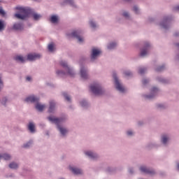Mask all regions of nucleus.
<instances>
[{
	"instance_id": "43",
	"label": "nucleus",
	"mask_w": 179,
	"mask_h": 179,
	"mask_svg": "<svg viewBox=\"0 0 179 179\" xmlns=\"http://www.w3.org/2000/svg\"><path fill=\"white\" fill-rule=\"evenodd\" d=\"M132 131H127V135L129 136H131V135H132Z\"/></svg>"
},
{
	"instance_id": "41",
	"label": "nucleus",
	"mask_w": 179,
	"mask_h": 179,
	"mask_svg": "<svg viewBox=\"0 0 179 179\" xmlns=\"http://www.w3.org/2000/svg\"><path fill=\"white\" fill-rule=\"evenodd\" d=\"M123 16H124V17H128V16H129V14H128L127 12H124L123 13Z\"/></svg>"
},
{
	"instance_id": "22",
	"label": "nucleus",
	"mask_w": 179,
	"mask_h": 179,
	"mask_svg": "<svg viewBox=\"0 0 179 179\" xmlns=\"http://www.w3.org/2000/svg\"><path fill=\"white\" fill-rule=\"evenodd\" d=\"M50 22L52 23H57L58 22V17H57V15H52L50 17Z\"/></svg>"
},
{
	"instance_id": "51",
	"label": "nucleus",
	"mask_w": 179,
	"mask_h": 179,
	"mask_svg": "<svg viewBox=\"0 0 179 179\" xmlns=\"http://www.w3.org/2000/svg\"><path fill=\"white\" fill-rule=\"evenodd\" d=\"M35 1H38V0H35Z\"/></svg>"
},
{
	"instance_id": "34",
	"label": "nucleus",
	"mask_w": 179,
	"mask_h": 179,
	"mask_svg": "<svg viewBox=\"0 0 179 179\" xmlns=\"http://www.w3.org/2000/svg\"><path fill=\"white\" fill-rule=\"evenodd\" d=\"M31 145V141H29L26 144L24 145V148H29Z\"/></svg>"
},
{
	"instance_id": "46",
	"label": "nucleus",
	"mask_w": 179,
	"mask_h": 179,
	"mask_svg": "<svg viewBox=\"0 0 179 179\" xmlns=\"http://www.w3.org/2000/svg\"><path fill=\"white\" fill-rule=\"evenodd\" d=\"M146 97H147V99H152L153 96L147 95Z\"/></svg>"
},
{
	"instance_id": "9",
	"label": "nucleus",
	"mask_w": 179,
	"mask_h": 179,
	"mask_svg": "<svg viewBox=\"0 0 179 179\" xmlns=\"http://www.w3.org/2000/svg\"><path fill=\"white\" fill-rule=\"evenodd\" d=\"M48 120L49 121H51V122H53L57 125H58V124H59L60 122H62V118H55L54 117H49Z\"/></svg>"
},
{
	"instance_id": "29",
	"label": "nucleus",
	"mask_w": 179,
	"mask_h": 179,
	"mask_svg": "<svg viewBox=\"0 0 179 179\" xmlns=\"http://www.w3.org/2000/svg\"><path fill=\"white\" fill-rule=\"evenodd\" d=\"M33 16H34V20H38V19H40V18L41 17V15H38V14H37V13H34V14L33 15Z\"/></svg>"
},
{
	"instance_id": "30",
	"label": "nucleus",
	"mask_w": 179,
	"mask_h": 179,
	"mask_svg": "<svg viewBox=\"0 0 179 179\" xmlns=\"http://www.w3.org/2000/svg\"><path fill=\"white\" fill-rule=\"evenodd\" d=\"M63 96L65 97V99H66V100H67V101H71V97H69V96H68V94H66V92H64Z\"/></svg>"
},
{
	"instance_id": "47",
	"label": "nucleus",
	"mask_w": 179,
	"mask_h": 179,
	"mask_svg": "<svg viewBox=\"0 0 179 179\" xmlns=\"http://www.w3.org/2000/svg\"><path fill=\"white\" fill-rule=\"evenodd\" d=\"M176 10H179V6L175 8Z\"/></svg>"
},
{
	"instance_id": "49",
	"label": "nucleus",
	"mask_w": 179,
	"mask_h": 179,
	"mask_svg": "<svg viewBox=\"0 0 179 179\" xmlns=\"http://www.w3.org/2000/svg\"><path fill=\"white\" fill-rule=\"evenodd\" d=\"M176 45H177L178 47H179V43L176 44Z\"/></svg>"
},
{
	"instance_id": "36",
	"label": "nucleus",
	"mask_w": 179,
	"mask_h": 179,
	"mask_svg": "<svg viewBox=\"0 0 179 179\" xmlns=\"http://www.w3.org/2000/svg\"><path fill=\"white\" fill-rule=\"evenodd\" d=\"M0 15H1V16H5V11L2 8H0Z\"/></svg>"
},
{
	"instance_id": "28",
	"label": "nucleus",
	"mask_w": 179,
	"mask_h": 179,
	"mask_svg": "<svg viewBox=\"0 0 179 179\" xmlns=\"http://www.w3.org/2000/svg\"><path fill=\"white\" fill-rule=\"evenodd\" d=\"M145 72H146V69L145 68H140L138 70V73H140V75H143Z\"/></svg>"
},
{
	"instance_id": "8",
	"label": "nucleus",
	"mask_w": 179,
	"mask_h": 179,
	"mask_svg": "<svg viewBox=\"0 0 179 179\" xmlns=\"http://www.w3.org/2000/svg\"><path fill=\"white\" fill-rule=\"evenodd\" d=\"M140 170L142 171V173H145V174H155V171L150 170L145 166L140 167Z\"/></svg>"
},
{
	"instance_id": "17",
	"label": "nucleus",
	"mask_w": 179,
	"mask_h": 179,
	"mask_svg": "<svg viewBox=\"0 0 179 179\" xmlns=\"http://www.w3.org/2000/svg\"><path fill=\"white\" fill-rule=\"evenodd\" d=\"M57 128H58L59 132L62 134V135H65V134H66V132H68V130H66V129L61 127L60 126H57Z\"/></svg>"
},
{
	"instance_id": "3",
	"label": "nucleus",
	"mask_w": 179,
	"mask_h": 179,
	"mask_svg": "<svg viewBox=\"0 0 179 179\" xmlns=\"http://www.w3.org/2000/svg\"><path fill=\"white\" fill-rule=\"evenodd\" d=\"M90 90L91 92H92V93H94V94H96V96H100L103 93V90L99 84H94L93 85H91Z\"/></svg>"
},
{
	"instance_id": "27",
	"label": "nucleus",
	"mask_w": 179,
	"mask_h": 179,
	"mask_svg": "<svg viewBox=\"0 0 179 179\" xmlns=\"http://www.w3.org/2000/svg\"><path fill=\"white\" fill-rule=\"evenodd\" d=\"M5 29V22L0 20V31L3 30Z\"/></svg>"
},
{
	"instance_id": "2",
	"label": "nucleus",
	"mask_w": 179,
	"mask_h": 179,
	"mask_svg": "<svg viewBox=\"0 0 179 179\" xmlns=\"http://www.w3.org/2000/svg\"><path fill=\"white\" fill-rule=\"evenodd\" d=\"M60 65L63 66L66 72L59 71H57V74L59 76H65L66 75H69V76H73L75 75V73H73V71L72 70V69L68 66V64H66V62L62 61L60 62Z\"/></svg>"
},
{
	"instance_id": "33",
	"label": "nucleus",
	"mask_w": 179,
	"mask_h": 179,
	"mask_svg": "<svg viewBox=\"0 0 179 179\" xmlns=\"http://www.w3.org/2000/svg\"><path fill=\"white\" fill-rule=\"evenodd\" d=\"M80 105L82 106V107H86V106H87V102H86V101H83L80 102Z\"/></svg>"
},
{
	"instance_id": "37",
	"label": "nucleus",
	"mask_w": 179,
	"mask_h": 179,
	"mask_svg": "<svg viewBox=\"0 0 179 179\" xmlns=\"http://www.w3.org/2000/svg\"><path fill=\"white\" fill-rule=\"evenodd\" d=\"M124 75L125 76H131V75H132V73H131V71H125Z\"/></svg>"
},
{
	"instance_id": "10",
	"label": "nucleus",
	"mask_w": 179,
	"mask_h": 179,
	"mask_svg": "<svg viewBox=\"0 0 179 179\" xmlns=\"http://www.w3.org/2000/svg\"><path fill=\"white\" fill-rule=\"evenodd\" d=\"M38 98L34 96H28L26 99L25 101H27V103L31 102V103H37V101H38Z\"/></svg>"
},
{
	"instance_id": "32",
	"label": "nucleus",
	"mask_w": 179,
	"mask_h": 179,
	"mask_svg": "<svg viewBox=\"0 0 179 179\" xmlns=\"http://www.w3.org/2000/svg\"><path fill=\"white\" fill-rule=\"evenodd\" d=\"M151 92H152V93H157V92H159V89L154 87L152 88Z\"/></svg>"
},
{
	"instance_id": "21",
	"label": "nucleus",
	"mask_w": 179,
	"mask_h": 179,
	"mask_svg": "<svg viewBox=\"0 0 179 179\" xmlns=\"http://www.w3.org/2000/svg\"><path fill=\"white\" fill-rule=\"evenodd\" d=\"M55 48V45H54L53 43H50L48 46V50H49L50 52H52Z\"/></svg>"
},
{
	"instance_id": "45",
	"label": "nucleus",
	"mask_w": 179,
	"mask_h": 179,
	"mask_svg": "<svg viewBox=\"0 0 179 179\" xmlns=\"http://www.w3.org/2000/svg\"><path fill=\"white\" fill-rule=\"evenodd\" d=\"M27 80L30 81L31 80V78L30 76L27 77Z\"/></svg>"
},
{
	"instance_id": "11",
	"label": "nucleus",
	"mask_w": 179,
	"mask_h": 179,
	"mask_svg": "<svg viewBox=\"0 0 179 179\" xmlns=\"http://www.w3.org/2000/svg\"><path fill=\"white\" fill-rule=\"evenodd\" d=\"M80 76L83 79H87V71L85 67L80 69Z\"/></svg>"
},
{
	"instance_id": "5",
	"label": "nucleus",
	"mask_w": 179,
	"mask_h": 179,
	"mask_svg": "<svg viewBox=\"0 0 179 179\" xmlns=\"http://www.w3.org/2000/svg\"><path fill=\"white\" fill-rule=\"evenodd\" d=\"M149 50H150V44H149V43H146L145 44L144 48L142 49L140 53L141 57H145L146 55H148Z\"/></svg>"
},
{
	"instance_id": "25",
	"label": "nucleus",
	"mask_w": 179,
	"mask_h": 179,
	"mask_svg": "<svg viewBox=\"0 0 179 179\" xmlns=\"http://www.w3.org/2000/svg\"><path fill=\"white\" fill-rule=\"evenodd\" d=\"M9 167H10V169H17V167H19V166L17 165V164H16L15 162H12L9 164Z\"/></svg>"
},
{
	"instance_id": "39",
	"label": "nucleus",
	"mask_w": 179,
	"mask_h": 179,
	"mask_svg": "<svg viewBox=\"0 0 179 179\" xmlns=\"http://www.w3.org/2000/svg\"><path fill=\"white\" fill-rule=\"evenodd\" d=\"M163 69H164V66H161V67H158V68L157 69V71L159 72V71H163Z\"/></svg>"
},
{
	"instance_id": "42",
	"label": "nucleus",
	"mask_w": 179,
	"mask_h": 179,
	"mask_svg": "<svg viewBox=\"0 0 179 179\" xmlns=\"http://www.w3.org/2000/svg\"><path fill=\"white\" fill-rule=\"evenodd\" d=\"M148 82H149L148 80L145 79V80H143V84L146 85V83H148Z\"/></svg>"
},
{
	"instance_id": "14",
	"label": "nucleus",
	"mask_w": 179,
	"mask_h": 179,
	"mask_svg": "<svg viewBox=\"0 0 179 179\" xmlns=\"http://www.w3.org/2000/svg\"><path fill=\"white\" fill-rule=\"evenodd\" d=\"M85 155L86 156H88V157H90V159H96L97 157V155L95 153L92 152V151L85 152Z\"/></svg>"
},
{
	"instance_id": "35",
	"label": "nucleus",
	"mask_w": 179,
	"mask_h": 179,
	"mask_svg": "<svg viewBox=\"0 0 179 179\" xmlns=\"http://www.w3.org/2000/svg\"><path fill=\"white\" fill-rule=\"evenodd\" d=\"M64 2L66 3H70V5H73V0H64Z\"/></svg>"
},
{
	"instance_id": "19",
	"label": "nucleus",
	"mask_w": 179,
	"mask_h": 179,
	"mask_svg": "<svg viewBox=\"0 0 179 179\" xmlns=\"http://www.w3.org/2000/svg\"><path fill=\"white\" fill-rule=\"evenodd\" d=\"M34 128V124H33V122H29L28 125V129H29L30 132H34L36 131Z\"/></svg>"
},
{
	"instance_id": "31",
	"label": "nucleus",
	"mask_w": 179,
	"mask_h": 179,
	"mask_svg": "<svg viewBox=\"0 0 179 179\" xmlns=\"http://www.w3.org/2000/svg\"><path fill=\"white\" fill-rule=\"evenodd\" d=\"M90 27H92V29H96L97 26L96 25V23H94L93 21H90Z\"/></svg>"
},
{
	"instance_id": "48",
	"label": "nucleus",
	"mask_w": 179,
	"mask_h": 179,
	"mask_svg": "<svg viewBox=\"0 0 179 179\" xmlns=\"http://www.w3.org/2000/svg\"><path fill=\"white\" fill-rule=\"evenodd\" d=\"M158 107H159V108H161L162 107H163V105L159 104V105H158Z\"/></svg>"
},
{
	"instance_id": "7",
	"label": "nucleus",
	"mask_w": 179,
	"mask_h": 179,
	"mask_svg": "<svg viewBox=\"0 0 179 179\" xmlns=\"http://www.w3.org/2000/svg\"><path fill=\"white\" fill-rule=\"evenodd\" d=\"M100 54H101V51L100 50L93 48L92 53L91 55V59H96V58H97V56L100 55Z\"/></svg>"
},
{
	"instance_id": "23",
	"label": "nucleus",
	"mask_w": 179,
	"mask_h": 179,
	"mask_svg": "<svg viewBox=\"0 0 179 179\" xmlns=\"http://www.w3.org/2000/svg\"><path fill=\"white\" fill-rule=\"evenodd\" d=\"M14 59L15 61H20V62H24V59L23 58V57L19 55V56H16Z\"/></svg>"
},
{
	"instance_id": "4",
	"label": "nucleus",
	"mask_w": 179,
	"mask_h": 179,
	"mask_svg": "<svg viewBox=\"0 0 179 179\" xmlns=\"http://www.w3.org/2000/svg\"><path fill=\"white\" fill-rule=\"evenodd\" d=\"M113 78L115 79V83L116 89L117 90H119V92H121L122 93H124V92H125V89L120 83V81H118V78H117V74L113 73Z\"/></svg>"
},
{
	"instance_id": "6",
	"label": "nucleus",
	"mask_w": 179,
	"mask_h": 179,
	"mask_svg": "<svg viewBox=\"0 0 179 179\" xmlns=\"http://www.w3.org/2000/svg\"><path fill=\"white\" fill-rule=\"evenodd\" d=\"M41 57V55H40V54H29L27 55V59H29V61H36V59H38Z\"/></svg>"
},
{
	"instance_id": "12",
	"label": "nucleus",
	"mask_w": 179,
	"mask_h": 179,
	"mask_svg": "<svg viewBox=\"0 0 179 179\" xmlns=\"http://www.w3.org/2000/svg\"><path fill=\"white\" fill-rule=\"evenodd\" d=\"M72 37H76V38H78L79 43H83V38L80 37L79 36V33L78 31H75L71 34Z\"/></svg>"
},
{
	"instance_id": "44",
	"label": "nucleus",
	"mask_w": 179,
	"mask_h": 179,
	"mask_svg": "<svg viewBox=\"0 0 179 179\" xmlns=\"http://www.w3.org/2000/svg\"><path fill=\"white\" fill-rule=\"evenodd\" d=\"M161 26H162V27H164V29H167V27L164 24H161Z\"/></svg>"
},
{
	"instance_id": "13",
	"label": "nucleus",
	"mask_w": 179,
	"mask_h": 179,
	"mask_svg": "<svg viewBox=\"0 0 179 179\" xmlns=\"http://www.w3.org/2000/svg\"><path fill=\"white\" fill-rule=\"evenodd\" d=\"M69 170L73 173V174H82L83 171L82 170L78 169V168H73L72 166H69Z\"/></svg>"
},
{
	"instance_id": "20",
	"label": "nucleus",
	"mask_w": 179,
	"mask_h": 179,
	"mask_svg": "<svg viewBox=\"0 0 179 179\" xmlns=\"http://www.w3.org/2000/svg\"><path fill=\"white\" fill-rule=\"evenodd\" d=\"M1 158L4 159V160H10V155H9L8 154L0 155V160H1Z\"/></svg>"
},
{
	"instance_id": "1",
	"label": "nucleus",
	"mask_w": 179,
	"mask_h": 179,
	"mask_svg": "<svg viewBox=\"0 0 179 179\" xmlns=\"http://www.w3.org/2000/svg\"><path fill=\"white\" fill-rule=\"evenodd\" d=\"M17 10H20V13L15 14V17L21 20H24L29 17V15L31 13V10L29 8H24L23 7H16Z\"/></svg>"
},
{
	"instance_id": "38",
	"label": "nucleus",
	"mask_w": 179,
	"mask_h": 179,
	"mask_svg": "<svg viewBox=\"0 0 179 179\" xmlns=\"http://www.w3.org/2000/svg\"><path fill=\"white\" fill-rule=\"evenodd\" d=\"M3 87V82H2V80L1 79L0 76V90Z\"/></svg>"
},
{
	"instance_id": "24",
	"label": "nucleus",
	"mask_w": 179,
	"mask_h": 179,
	"mask_svg": "<svg viewBox=\"0 0 179 179\" xmlns=\"http://www.w3.org/2000/svg\"><path fill=\"white\" fill-rule=\"evenodd\" d=\"M115 47H117V43H110L108 45V50H113V48H115Z\"/></svg>"
},
{
	"instance_id": "18",
	"label": "nucleus",
	"mask_w": 179,
	"mask_h": 179,
	"mask_svg": "<svg viewBox=\"0 0 179 179\" xmlns=\"http://www.w3.org/2000/svg\"><path fill=\"white\" fill-rule=\"evenodd\" d=\"M13 29L15 30H22V29H23V25H22V24H15L13 25Z\"/></svg>"
},
{
	"instance_id": "40",
	"label": "nucleus",
	"mask_w": 179,
	"mask_h": 179,
	"mask_svg": "<svg viewBox=\"0 0 179 179\" xmlns=\"http://www.w3.org/2000/svg\"><path fill=\"white\" fill-rule=\"evenodd\" d=\"M133 9L134 12H136V13H138V11L139 10V9L136 6H134Z\"/></svg>"
},
{
	"instance_id": "15",
	"label": "nucleus",
	"mask_w": 179,
	"mask_h": 179,
	"mask_svg": "<svg viewBox=\"0 0 179 179\" xmlns=\"http://www.w3.org/2000/svg\"><path fill=\"white\" fill-rule=\"evenodd\" d=\"M55 108V103L54 101L50 102L49 113H52Z\"/></svg>"
},
{
	"instance_id": "16",
	"label": "nucleus",
	"mask_w": 179,
	"mask_h": 179,
	"mask_svg": "<svg viewBox=\"0 0 179 179\" xmlns=\"http://www.w3.org/2000/svg\"><path fill=\"white\" fill-rule=\"evenodd\" d=\"M36 108L38 111H43L45 108V105H41V103H37L36 105Z\"/></svg>"
},
{
	"instance_id": "26",
	"label": "nucleus",
	"mask_w": 179,
	"mask_h": 179,
	"mask_svg": "<svg viewBox=\"0 0 179 179\" xmlns=\"http://www.w3.org/2000/svg\"><path fill=\"white\" fill-rule=\"evenodd\" d=\"M168 141H169V138L167 137V136H162V143H164V145H166Z\"/></svg>"
},
{
	"instance_id": "50",
	"label": "nucleus",
	"mask_w": 179,
	"mask_h": 179,
	"mask_svg": "<svg viewBox=\"0 0 179 179\" xmlns=\"http://www.w3.org/2000/svg\"><path fill=\"white\" fill-rule=\"evenodd\" d=\"M175 36H178V34H176Z\"/></svg>"
}]
</instances>
